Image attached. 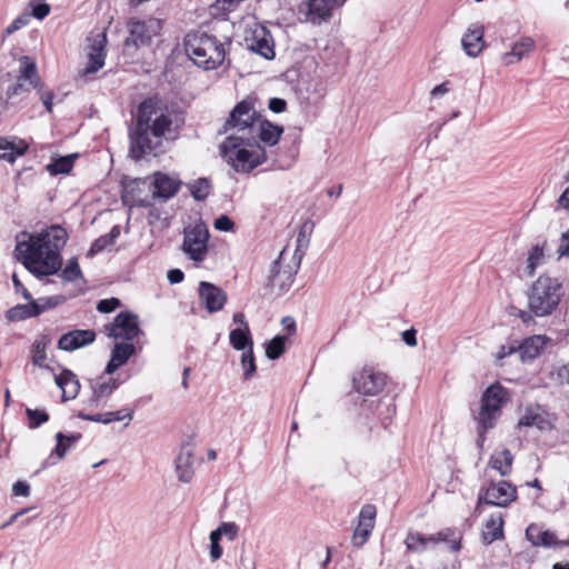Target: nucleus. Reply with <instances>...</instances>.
Instances as JSON below:
<instances>
[{
    "label": "nucleus",
    "mask_w": 569,
    "mask_h": 569,
    "mask_svg": "<svg viewBox=\"0 0 569 569\" xmlns=\"http://www.w3.org/2000/svg\"><path fill=\"white\" fill-rule=\"evenodd\" d=\"M136 353V347L131 342H116L111 350V357L108 361L104 373L111 376L120 367L127 363L131 356Z\"/></svg>",
    "instance_id": "nucleus-21"
},
{
    "label": "nucleus",
    "mask_w": 569,
    "mask_h": 569,
    "mask_svg": "<svg viewBox=\"0 0 569 569\" xmlns=\"http://www.w3.org/2000/svg\"><path fill=\"white\" fill-rule=\"evenodd\" d=\"M180 183V180L173 176L156 172L152 181V194L162 200H168L178 192Z\"/></svg>",
    "instance_id": "nucleus-20"
},
{
    "label": "nucleus",
    "mask_w": 569,
    "mask_h": 569,
    "mask_svg": "<svg viewBox=\"0 0 569 569\" xmlns=\"http://www.w3.org/2000/svg\"><path fill=\"white\" fill-rule=\"evenodd\" d=\"M535 49V41L530 37H522L516 41L511 49L501 54V61L507 64H515L529 56Z\"/></svg>",
    "instance_id": "nucleus-24"
},
{
    "label": "nucleus",
    "mask_w": 569,
    "mask_h": 569,
    "mask_svg": "<svg viewBox=\"0 0 569 569\" xmlns=\"http://www.w3.org/2000/svg\"><path fill=\"white\" fill-rule=\"evenodd\" d=\"M269 109L276 113L282 112L286 109V101L280 98H272L269 101Z\"/></svg>",
    "instance_id": "nucleus-58"
},
{
    "label": "nucleus",
    "mask_w": 569,
    "mask_h": 569,
    "mask_svg": "<svg viewBox=\"0 0 569 569\" xmlns=\"http://www.w3.org/2000/svg\"><path fill=\"white\" fill-rule=\"evenodd\" d=\"M377 510L372 505H365L359 513L358 525L353 530L352 545L356 547L363 546L375 528Z\"/></svg>",
    "instance_id": "nucleus-18"
},
{
    "label": "nucleus",
    "mask_w": 569,
    "mask_h": 569,
    "mask_svg": "<svg viewBox=\"0 0 569 569\" xmlns=\"http://www.w3.org/2000/svg\"><path fill=\"white\" fill-rule=\"evenodd\" d=\"M559 207L569 210V187L565 189L562 194L558 199Z\"/></svg>",
    "instance_id": "nucleus-64"
},
{
    "label": "nucleus",
    "mask_w": 569,
    "mask_h": 569,
    "mask_svg": "<svg viewBox=\"0 0 569 569\" xmlns=\"http://www.w3.org/2000/svg\"><path fill=\"white\" fill-rule=\"evenodd\" d=\"M558 258L569 257V230L565 231L560 237V242L557 248Z\"/></svg>",
    "instance_id": "nucleus-51"
},
{
    "label": "nucleus",
    "mask_w": 569,
    "mask_h": 569,
    "mask_svg": "<svg viewBox=\"0 0 569 569\" xmlns=\"http://www.w3.org/2000/svg\"><path fill=\"white\" fill-rule=\"evenodd\" d=\"M107 37L106 33H97L92 34L88 38L87 46V63L86 66L79 70L78 76L80 78H89L94 74L98 70H100L104 66L106 60V47Z\"/></svg>",
    "instance_id": "nucleus-11"
},
{
    "label": "nucleus",
    "mask_w": 569,
    "mask_h": 569,
    "mask_svg": "<svg viewBox=\"0 0 569 569\" xmlns=\"http://www.w3.org/2000/svg\"><path fill=\"white\" fill-rule=\"evenodd\" d=\"M37 316H39V309L31 301L27 305H17L6 312V319L9 322L23 321Z\"/></svg>",
    "instance_id": "nucleus-36"
},
{
    "label": "nucleus",
    "mask_w": 569,
    "mask_h": 569,
    "mask_svg": "<svg viewBox=\"0 0 569 569\" xmlns=\"http://www.w3.org/2000/svg\"><path fill=\"white\" fill-rule=\"evenodd\" d=\"M79 437L80 436H73V435L66 436L62 432H58L56 435L57 446L53 449V451L51 452L49 459L42 463V468L44 469L48 466H51V465L56 463L54 461H49L50 459H52L53 456H57L58 459L64 458V456H66L68 449L70 448V446L76 443L77 440L79 439Z\"/></svg>",
    "instance_id": "nucleus-35"
},
{
    "label": "nucleus",
    "mask_w": 569,
    "mask_h": 569,
    "mask_svg": "<svg viewBox=\"0 0 569 569\" xmlns=\"http://www.w3.org/2000/svg\"><path fill=\"white\" fill-rule=\"evenodd\" d=\"M61 276L66 281L69 282L82 278V271L80 269L77 258H71L70 260H68L64 269L62 270Z\"/></svg>",
    "instance_id": "nucleus-44"
},
{
    "label": "nucleus",
    "mask_w": 569,
    "mask_h": 569,
    "mask_svg": "<svg viewBox=\"0 0 569 569\" xmlns=\"http://www.w3.org/2000/svg\"><path fill=\"white\" fill-rule=\"evenodd\" d=\"M526 537L533 546L552 547L557 545L555 533L536 523L527 528Z\"/></svg>",
    "instance_id": "nucleus-32"
},
{
    "label": "nucleus",
    "mask_w": 569,
    "mask_h": 569,
    "mask_svg": "<svg viewBox=\"0 0 569 569\" xmlns=\"http://www.w3.org/2000/svg\"><path fill=\"white\" fill-rule=\"evenodd\" d=\"M167 278L170 283L176 284L183 280L184 274L180 269H171L168 271Z\"/></svg>",
    "instance_id": "nucleus-57"
},
{
    "label": "nucleus",
    "mask_w": 569,
    "mask_h": 569,
    "mask_svg": "<svg viewBox=\"0 0 569 569\" xmlns=\"http://www.w3.org/2000/svg\"><path fill=\"white\" fill-rule=\"evenodd\" d=\"M561 296L562 286L559 280L548 274H541L529 289V309L537 317L548 316L557 308Z\"/></svg>",
    "instance_id": "nucleus-5"
},
{
    "label": "nucleus",
    "mask_w": 569,
    "mask_h": 569,
    "mask_svg": "<svg viewBox=\"0 0 569 569\" xmlns=\"http://www.w3.org/2000/svg\"><path fill=\"white\" fill-rule=\"evenodd\" d=\"M461 44L469 57H478L485 46L482 27L469 28L462 37Z\"/></svg>",
    "instance_id": "nucleus-27"
},
{
    "label": "nucleus",
    "mask_w": 569,
    "mask_h": 569,
    "mask_svg": "<svg viewBox=\"0 0 569 569\" xmlns=\"http://www.w3.org/2000/svg\"><path fill=\"white\" fill-rule=\"evenodd\" d=\"M241 367L243 369V377L246 380L251 379L257 370L253 356V347L242 350Z\"/></svg>",
    "instance_id": "nucleus-43"
},
{
    "label": "nucleus",
    "mask_w": 569,
    "mask_h": 569,
    "mask_svg": "<svg viewBox=\"0 0 569 569\" xmlns=\"http://www.w3.org/2000/svg\"><path fill=\"white\" fill-rule=\"evenodd\" d=\"M246 44L250 51L267 60H272L276 56L272 36L264 27H256L246 37Z\"/></svg>",
    "instance_id": "nucleus-16"
},
{
    "label": "nucleus",
    "mask_w": 569,
    "mask_h": 569,
    "mask_svg": "<svg viewBox=\"0 0 569 569\" xmlns=\"http://www.w3.org/2000/svg\"><path fill=\"white\" fill-rule=\"evenodd\" d=\"M547 241H538L533 243L528 252H527V259L523 267V274L526 277H532L537 270V268L541 267L547 261Z\"/></svg>",
    "instance_id": "nucleus-22"
},
{
    "label": "nucleus",
    "mask_w": 569,
    "mask_h": 569,
    "mask_svg": "<svg viewBox=\"0 0 569 569\" xmlns=\"http://www.w3.org/2000/svg\"><path fill=\"white\" fill-rule=\"evenodd\" d=\"M54 382L62 391V401L74 399L80 391V382L70 370H63L61 373L56 375Z\"/></svg>",
    "instance_id": "nucleus-26"
},
{
    "label": "nucleus",
    "mask_w": 569,
    "mask_h": 569,
    "mask_svg": "<svg viewBox=\"0 0 569 569\" xmlns=\"http://www.w3.org/2000/svg\"><path fill=\"white\" fill-rule=\"evenodd\" d=\"M28 80L30 84L36 86L38 81V72L36 63L29 57L20 59V77L19 80Z\"/></svg>",
    "instance_id": "nucleus-41"
},
{
    "label": "nucleus",
    "mask_w": 569,
    "mask_h": 569,
    "mask_svg": "<svg viewBox=\"0 0 569 569\" xmlns=\"http://www.w3.org/2000/svg\"><path fill=\"white\" fill-rule=\"evenodd\" d=\"M198 296L200 303L209 313L222 310L228 300L226 291L208 281L199 283Z\"/></svg>",
    "instance_id": "nucleus-17"
},
{
    "label": "nucleus",
    "mask_w": 569,
    "mask_h": 569,
    "mask_svg": "<svg viewBox=\"0 0 569 569\" xmlns=\"http://www.w3.org/2000/svg\"><path fill=\"white\" fill-rule=\"evenodd\" d=\"M233 227V222L231 219L227 216H220L214 221V228L220 231H230Z\"/></svg>",
    "instance_id": "nucleus-54"
},
{
    "label": "nucleus",
    "mask_w": 569,
    "mask_h": 569,
    "mask_svg": "<svg viewBox=\"0 0 569 569\" xmlns=\"http://www.w3.org/2000/svg\"><path fill=\"white\" fill-rule=\"evenodd\" d=\"M67 241V231L58 224L39 232H20L16 237V258L37 278L53 276L61 270Z\"/></svg>",
    "instance_id": "nucleus-2"
},
{
    "label": "nucleus",
    "mask_w": 569,
    "mask_h": 569,
    "mask_svg": "<svg viewBox=\"0 0 569 569\" xmlns=\"http://www.w3.org/2000/svg\"><path fill=\"white\" fill-rule=\"evenodd\" d=\"M112 244V239L109 238V236H102L94 240V242L91 244L88 254L93 256L98 252H101L104 248Z\"/></svg>",
    "instance_id": "nucleus-49"
},
{
    "label": "nucleus",
    "mask_w": 569,
    "mask_h": 569,
    "mask_svg": "<svg viewBox=\"0 0 569 569\" xmlns=\"http://www.w3.org/2000/svg\"><path fill=\"white\" fill-rule=\"evenodd\" d=\"M79 417L83 420L93 421V422H101L103 425H108V419H106L104 413H97V415H82L80 413Z\"/></svg>",
    "instance_id": "nucleus-62"
},
{
    "label": "nucleus",
    "mask_w": 569,
    "mask_h": 569,
    "mask_svg": "<svg viewBox=\"0 0 569 569\" xmlns=\"http://www.w3.org/2000/svg\"><path fill=\"white\" fill-rule=\"evenodd\" d=\"M209 232L202 224H197L184 232L183 252L193 261L201 262L208 253Z\"/></svg>",
    "instance_id": "nucleus-13"
},
{
    "label": "nucleus",
    "mask_w": 569,
    "mask_h": 569,
    "mask_svg": "<svg viewBox=\"0 0 569 569\" xmlns=\"http://www.w3.org/2000/svg\"><path fill=\"white\" fill-rule=\"evenodd\" d=\"M108 337L127 342L133 340L141 333L139 318L130 311H122L116 316L112 322L104 326Z\"/></svg>",
    "instance_id": "nucleus-10"
},
{
    "label": "nucleus",
    "mask_w": 569,
    "mask_h": 569,
    "mask_svg": "<svg viewBox=\"0 0 569 569\" xmlns=\"http://www.w3.org/2000/svg\"><path fill=\"white\" fill-rule=\"evenodd\" d=\"M12 492L14 496L28 497L30 493V486L24 481H17L12 486Z\"/></svg>",
    "instance_id": "nucleus-56"
},
{
    "label": "nucleus",
    "mask_w": 569,
    "mask_h": 569,
    "mask_svg": "<svg viewBox=\"0 0 569 569\" xmlns=\"http://www.w3.org/2000/svg\"><path fill=\"white\" fill-rule=\"evenodd\" d=\"M517 498L516 488L505 481L491 482L485 490H481L478 498L477 509L481 503L505 508Z\"/></svg>",
    "instance_id": "nucleus-12"
},
{
    "label": "nucleus",
    "mask_w": 569,
    "mask_h": 569,
    "mask_svg": "<svg viewBox=\"0 0 569 569\" xmlns=\"http://www.w3.org/2000/svg\"><path fill=\"white\" fill-rule=\"evenodd\" d=\"M387 385V376L372 368H363L355 378V389L365 396L380 393Z\"/></svg>",
    "instance_id": "nucleus-15"
},
{
    "label": "nucleus",
    "mask_w": 569,
    "mask_h": 569,
    "mask_svg": "<svg viewBox=\"0 0 569 569\" xmlns=\"http://www.w3.org/2000/svg\"><path fill=\"white\" fill-rule=\"evenodd\" d=\"M447 92H449V88H448L447 83L443 82L441 84L436 86L431 90L430 94L436 98V97L445 96Z\"/></svg>",
    "instance_id": "nucleus-63"
},
{
    "label": "nucleus",
    "mask_w": 569,
    "mask_h": 569,
    "mask_svg": "<svg viewBox=\"0 0 569 569\" xmlns=\"http://www.w3.org/2000/svg\"><path fill=\"white\" fill-rule=\"evenodd\" d=\"M220 151L228 164L241 173L251 172L267 160L264 148L248 137L227 136L220 144Z\"/></svg>",
    "instance_id": "nucleus-3"
},
{
    "label": "nucleus",
    "mask_w": 569,
    "mask_h": 569,
    "mask_svg": "<svg viewBox=\"0 0 569 569\" xmlns=\"http://www.w3.org/2000/svg\"><path fill=\"white\" fill-rule=\"evenodd\" d=\"M49 11H50V7L46 3H41V4H37L34 8H33V16L38 19H43L44 17H47L49 14Z\"/></svg>",
    "instance_id": "nucleus-60"
},
{
    "label": "nucleus",
    "mask_w": 569,
    "mask_h": 569,
    "mask_svg": "<svg viewBox=\"0 0 569 569\" xmlns=\"http://www.w3.org/2000/svg\"><path fill=\"white\" fill-rule=\"evenodd\" d=\"M507 399V391L498 383L491 385L486 389L481 399V408L478 416V423L481 428L478 445L482 446L485 441L483 432L493 428L496 420L500 415L502 403Z\"/></svg>",
    "instance_id": "nucleus-8"
},
{
    "label": "nucleus",
    "mask_w": 569,
    "mask_h": 569,
    "mask_svg": "<svg viewBox=\"0 0 569 569\" xmlns=\"http://www.w3.org/2000/svg\"><path fill=\"white\" fill-rule=\"evenodd\" d=\"M440 543L445 545L450 551H458L460 549V536L451 529H445L435 535L411 532L406 538L407 548L415 552L433 549Z\"/></svg>",
    "instance_id": "nucleus-9"
},
{
    "label": "nucleus",
    "mask_w": 569,
    "mask_h": 569,
    "mask_svg": "<svg viewBox=\"0 0 569 569\" xmlns=\"http://www.w3.org/2000/svg\"><path fill=\"white\" fill-rule=\"evenodd\" d=\"M229 342L233 349L240 351L253 347L250 328H234L229 333Z\"/></svg>",
    "instance_id": "nucleus-37"
},
{
    "label": "nucleus",
    "mask_w": 569,
    "mask_h": 569,
    "mask_svg": "<svg viewBox=\"0 0 569 569\" xmlns=\"http://www.w3.org/2000/svg\"><path fill=\"white\" fill-rule=\"evenodd\" d=\"M104 417H106V419H108V425L113 421H121L123 419H128V421H130L132 419V411H128L124 415H122V410L113 411V412H106Z\"/></svg>",
    "instance_id": "nucleus-53"
},
{
    "label": "nucleus",
    "mask_w": 569,
    "mask_h": 569,
    "mask_svg": "<svg viewBox=\"0 0 569 569\" xmlns=\"http://www.w3.org/2000/svg\"><path fill=\"white\" fill-rule=\"evenodd\" d=\"M503 537V516L501 512H495L486 520L482 528V540L490 545L495 540Z\"/></svg>",
    "instance_id": "nucleus-29"
},
{
    "label": "nucleus",
    "mask_w": 569,
    "mask_h": 569,
    "mask_svg": "<svg viewBox=\"0 0 569 569\" xmlns=\"http://www.w3.org/2000/svg\"><path fill=\"white\" fill-rule=\"evenodd\" d=\"M176 473L179 481L188 483L194 475L193 452L190 446H183L176 460Z\"/></svg>",
    "instance_id": "nucleus-25"
},
{
    "label": "nucleus",
    "mask_w": 569,
    "mask_h": 569,
    "mask_svg": "<svg viewBox=\"0 0 569 569\" xmlns=\"http://www.w3.org/2000/svg\"><path fill=\"white\" fill-rule=\"evenodd\" d=\"M161 27V21L156 18L131 21L130 36L126 40V47L133 46L138 48L149 44L151 39L159 34Z\"/></svg>",
    "instance_id": "nucleus-14"
},
{
    "label": "nucleus",
    "mask_w": 569,
    "mask_h": 569,
    "mask_svg": "<svg viewBox=\"0 0 569 569\" xmlns=\"http://www.w3.org/2000/svg\"><path fill=\"white\" fill-rule=\"evenodd\" d=\"M286 336H276L267 343L266 356L267 358L274 360L278 359L286 350Z\"/></svg>",
    "instance_id": "nucleus-42"
},
{
    "label": "nucleus",
    "mask_w": 569,
    "mask_h": 569,
    "mask_svg": "<svg viewBox=\"0 0 569 569\" xmlns=\"http://www.w3.org/2000/svg\"><path fill=\"white\" fill-rule=\"evenodd\" d=\"M210 182L206 178L198 179L190 184V191L196 200H203L210 192Z\"/></svg>",
    "instance_id": "nucleus-45"
},
{
    "label": "nucleus",
    "mask_w": 569,
    "mask_h": 569,
    "mask_svg": "<svg viewBox=\"0 0 569 569\" xmlns=\"http://www.w3.org/2000/svg\"><path fill=\"white\" fill-rule=\"evenodd\" d=\"M184 50L193 63L204 70L217 69L226 58L224 44L216 37L202 32L187 34Z\"/></svg>",
    "instance_id": "nucleus-4"
},
{
    "label": "nucleus",
    "mask_w": 569,
    "mask_h": 569,
    "mask_svg": "<svg viewBox=\"0 0 569 569\" xmlns=\"http://www.w3.org/2000/svg\"><path fill=\"white\" fill-rule=\"evenodd\" d=\"M309 244V239L306 234V226H303L298 233L297 240H296V247L295 249H291V253H299L301 258L305 254V251Z\"/></svg>",
    "instance_id": "nucleus-48"
},
{
    "label": "nucleus",
    "mask_w": 569,
    "mask_h": 569,
    "mask_svg": "<svg viewBox=\"0 0 569 569\" xmlns=\"http://www.w3.org/2000/svg\"><path fill=\"white\" fill-rule=\"evenodd\" d=\"M29 428L36 429L49 420V415L43 410L27 408Z\"/></svg>",
    "instance_id": "nucleus-46"
},
{
    "label": "nucleus",
    "mask_w": 569,
    "mask_h": 569,
    "mask_svg": "<svg viewBox=\"0 0 569 569\" xmlns=\"http://www.w3.org/2000/svg\"><path fill=\"white\" fill-rule=\"evenodd\" d=\"M184 122L181 112L153 100L140 103L136 127L130 134V154L139 160L143 156H154L166 151V143L174 140Z\"/></svg>",
    "instance_id": "nucleus-1"
},
{
    "label": "nucleus",
    "mask_w": 569,
    "mask_h": 569,
    "mask_svg": "<svg viewBox=\"0 0 569 569\" xmlns=\"http://www.w3.org/2000/svg\"><path fill=\"white\" fill-rule=\"evenodd\" d=\"M283 129L281 127L259 120L254 128L253 141L258 143L261 141L268 146H274L279 141Z\"/></svg>",
    "instance_id": "nucleus-28"
},
{
    "label": "nucleus",
    "mask_w": 569,
    "mask_h": 569,
    "mask_svg": "<svg viewBox=\"0 0 569 569\" xmlns=\"http://www.w3.org/2000/svg\"><path fill=\"white\" fill-rule=\"evenodd\" d=\"M27 149V144L24 141L13 142L8 141L6 139H0V150L3 152L0 153V159L6 160L8 162H14L17 157L22 156Z\"/></svg>",
    "instance_id": "nucleus-38"
},
{
    "label": "nucleus",
    "mask_w": 569,
    "mask_h": 569,
    "mask_svg": "<svg viewBox=\"0 0 569 569\" xmlns=\"http://www.w3.org/2000/svg\"><path fill=\"white\" fill-rule=\"evenodd\" d=\"M96 340L93 330H72L61 336L58 348L64 351H74L91 345Z\"/></svg>",
    "instance_id": "nucleus-19"
},
{
    "label": "nucleus",
    "mask_w": 569,
    "mask_h": 569,
    "mask_svg": "<svg viewBox=\"0 0 569 569\" xmlns=\"http://www.w3.org/2000/svg\"><path fill=\"white\" fill-rule=\"evenodd\" d=\"M119 386L120 381L113 377H99L91 385L92 400L98 402L109 398Z\"/></svg>",
    "instance_id": "nucleus-30"
},
{
    "label": "nucleus",
    "mask_w": 569,
    "mask_h": 569,
    "mask_svg": "<svg viewBox=\"0 0 569 569\" xmlns=\"http://www.w3.org/2000/svg\"><path fill=\"white\" fill-rule=\"evenodd\" d=\"M401 335H402V339H403V341H405V343L407 346H409V347H416L417 346V338H416V330L415 329L406 330Z\"/></svg>",
    "instance_id": "nucleus-59"
},
{
    "label": "nucleus",
    "mask_w": 569,
    "mask_h": 569,
    "mask_svg": "<svg viewBox=\"0 0 569 569\" xmlns=\"http://www.w3.org/2000/svg\"><path fill=\"white\" fill-rule=\"evenodd\" d=\"M513 456L508 449L496 450L489 460V467L505 477L511 472Z\"/></svg>",
    "instance_id": "nucleus-33"
},
{
    "label": "nucleus",
    "mask_w": 569,
    "mask_h": 569,
    "mask_svg": "<svg viewBox=\"0 0 569 569\" xmlns=\"http://www.w3.org/2000/svg\"><path fill=\"white\" fill-rule=\"evenodd\" d=\"M548 338L546 336L537 335L527 338L519 346L518 351L522 361L535 359L547 345Z\"/></svg>",
    "instance_id": "nucleus-31"
},
{
    "label": "nucleus",
    "mask_w": 569,
    "mask_h": 569,
    "mask_svg": "<svg viewBox=\"0 0 569 569\" xmlns=\"http://www.w3.org/2000/svg\"><path fill=\"white\" fill-rule=\"evenodd\" d=\"M218 528L221 532V536H226L230 541H232L237 537L238 527L233 522H223Z\"/></svg>",
    "instance_id": "nucleus-52"
},
{
    "label": "nucleus",
    "mask_w": 569,
    "mask_h": 569,
    "mask_svg": "<svg viewBox=\"0 0 569 569\" xmlns=\"http://www.w3.org/2000/svg\"><path fill=\"white\" fill-rule=\"evenodd\" d=\"M259 120L260 118L253 102L249 99H244L230 112L223 126V133L227 136L253 138L254 128Z\"/></svg>",
    "instance_id": "nucleus-7"
},
{
    "label": "nucleus",
    "mask_w": 569,
    "mask_h": 569,
    "mask_svg": "<svg viewBox=\"0 0 569 569\" xmlns=\"http://www.w3.org/2000/svg\"><path fill=\"white\" fill-rule=\"evenodd\" d=\"M51 340L47 336H41L33 342L31 348V360L34 366L40 368L46 367L44 361L47 359V348Z\"/></svg>",
    "instance_id": "nucleus-39"
},
{
    "label": "nucleus",
    "mask_w": 569,
    "mask_h": 569,
    "mask_svg": "<svg viewBox=\"0 0 569 569\" xmlns=\"http://www.w3.org/2000/svg\"><path fill=\"white\" fill-rule=\"evenodd\" d=\"M222 548L221 546L219 545V542H210V559L211 561H217L221 558L222 556Z\"/></svg>",
    "instance_id": "nucleus-61"
},
{
    "label": "nucleus",
    "mask_w": 569,
    "mask_h": 569,
    "mask_svg": "<svg viewBox=\"0 0 569 569\" xmlns=\"http://www.w3.org/2000/svg\"><path fill=\"white\" fill-rule=\"evenodd\" d=\"M301 263L299 253H291L289 246L284 247L270 267L268 284L273 291L286 292L292 284L293 278Z\"/></svg>",
    "instance_id": "nucleus-6"
},
{
    "label": "nucleus",
    "mask_w": 569,
    "mask_h": 569,
    "mask_svg": "<svg viewBox=\"0 0 569 569\" xmlns=\"http://www.w3.org/2000/svg\"><path fill=\"white\" fill-rule=\"evenodd\" d=\"M76 157L77 154H71L54 159L46 167L47 171L52 176L68 173L73 167V160Z\"/></svg>",
    "instance_id": "nucleus-40"
},
{
    "label": "nucleus",
    "mask_w": 569,
    "mask_h": 569,
    "mask_svg": "<svg viewBox=\"0 0 569 569\" xmlns=\"http://www.w3.org/2000/svg\"><path fill=\"white\" fill-rule=\"evenodd\" d=\"M30 301L33 302V306H36L37 309H39V315H40L43 311L54 308L56 306L62 303L64 301V299L61 296H56V297L40 298L38 300H33L31 298Z\"/></svg>",
    "instance_id": "nucleus-47"
},
{
    "label": "nucleus",
    "mask_w": 569,
    "mask_h": 569,
    "mask_svg": "<svg viewBox=\"0 0 569 569\" xmlns=\"http://www.w3.org/2000/svg\"><path fill=\"white\" fill-rule=\"evenodd\" d=\"M520 426L537 427L547 430L551 427L550 421L540 412L539 408H527L519 420Z\"/></svg>",
    "instance_id": "nucleus-34"
},
{
    "label": "nucleus",
    "mask_w": 569,
    "mask_h": 569,
    "mask_svg": "<svg viewBox=\"0 0 569 569\" xmlns=\"http://www.w3.org/2000/svg\"><path fill=\"white\" fill-rule=\"evenodd\" d=\"M12 282L14 286V290L17 293H20L26 300H31V295L27 290V288L23 286V283L19 280L18 276L13 273L12 276Z\"/></svg>",
    "instance_id": "nucleus-55"
},
{
    "label": "nucleus",
    "mask_w": 569,
    "mask_h": 569,
    "mask_svg": "<svg viewBox=\"0 0 569 569\" xmlns=\"http://www.w3.org/2000/svg\"><path fill=\"white\" fill-rule=\"evenodd\" d=\"M120 306V300L117 298L102 299L97 305V310L102 313L112 312L117 307Z\"/></svg>",
    "instance_id": "nucleus-50"
},
{
    "label": "nucleus",
    "mask_w": 569,
    "mask_h": 569,
    "mask_svg": "<svg viewBox=\"0 0 569 569\" xmlns=\"http://www.w3.org/2000/svg\"><path fill=\"white\" fill-rule=\"evenodd\" d=\"M338 2L339 0H308L305 4L307 19L312 23L327 20Z\"/></svg>",
    "instance_id": "nucleus-23"
}]
</instances>
